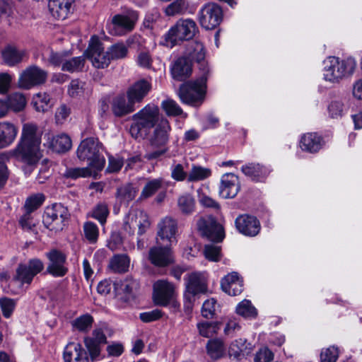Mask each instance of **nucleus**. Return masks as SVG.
Here are the masks:
<instances>
[{"label":"nucleus","mask_w":362,"mask_h":362,"mask_svg":"<svg viewBox=\"0 0 362 362\" xmlns=\"http://www.w3.org/2000/svg\"><path fill=\"white\" fill-rule=\"evenodd\" d=\"M43 262L38 258H31L27 262L18 265L13 281L23 287H28L33 281L34 277L44 269Z\"/></svg>","instance_id":"nucleus-8"},{"label":"nucleus","mask_w":362,"mask_h":362,"mask_svg":"<svg viewBox=\"0 0 362 362\" xmlns=\"http://www.w3.org/2000/svg\"><path fill=\"white\" fill-rule=\"evenodd\" d=\"M0 307L4 317L9 318L16 308V301L11 298H0Z\"/></svg>","instance_id":"nucleus-58"},{"label":"nucleus","mask_w":362,"mask_h":362,"mask_svg":"<svg viewBox=\"0 0 362 362\" xmlns=\"http://www.w3.org/2000/svg\"><path fill=\"white\" fill-rule=\"evenodd\" d=\"M84 65V58L83 57H73L71 59H65L62 64V70L69 72H75L81 71Z\"/></svg>","instance_id":"nucleus-51"},{"label":"nucleus","mask_w":362,"mask_h":362,"mask_svg":"<svg viewBox=\"0 0 362 362\" xmlns=\"http://www.w3.org/2000/svg\"><path fill=\"white\" fill-rule=\"evenodd\" d=\"M236 313L245 318H255L257 315V309L249 300H243L236 306Z\"/></svg>","instance_id":"nucleus-43"},{"label":"nucleus","mask_w":362,"mask_h":362,"mask_svg":"<svg viewBox=\"0 0 362 362\" xmlns=\"http://www.w3.org/2000/svg\"><path fill=\"white\" fill-rule=\"evenodd\" d=\"M93 317L89 314H85L76 318L71 322L72 327L79 332H86L92 327Z\"/></svg>","instance_id":"nucleus-46"},{"label":"nucleus","mask_w":362,"mask_h":362,"mask_svg":"<svg viewBox=\"0 0 362 362\" xmlns=\"http://www.w3.org/2000/svg\"><path fill=\"white\" fill-rule=\"evenodd\" d=\"M45 145L54 152L65 153L71 149L72 141L68 134L61 133L54 136L48 135Z\"/></svg>","instance_id":"nucleus-27"},{"label":"nucleus","mask_w":362,"mask_h":362,"mask_svg":"<svg viewBox=\"0 0 362 362\" xmlns=\"http://www.w3.org/2000/svg\"><path fill=\"white\" fill-rule=\"evenodd\" d=\"M187 10V4L185 0H177L169 4L165 9L167 16H173L183 14Z\"/></svg>","instance_id":"nucleus-54"},{"label":"nucleus","mask_w":362,"mask_h":362,"mask_svg":"<svg viewBox=\"0 0 362 362\" xmlns=\"http://www.w3.org/2000/svg\"><path fill=\"white\" fill-rule=\"evenodd\" d=\"M177 231V221L171 217H165L158 224V243H159V240H160L163 243L171 245L175 241Z\"/></svg>","instance_id":"nucleus-18"},{"label":"nucleus","mask_w":362,"mask_h":362,"mask_svg":"<svg viewBox=\"0 0 362 362\" xmlns=\"http://www.w3.org/2000/svg\"><path fill=\"white\" fill-rule=\"evenodd\" d=\"M322 146V139L316 133L304 134L300 139V146L303 151L310 153L317 152Z\"/></svg>","instance_id":"nucleus-34"},{"label":"nucleus","mask_w":362,"mask_h":362,"mask_svg":"<svg viewBox=\"0 0 362 362\" xmlns=\"http://www.w3.org/2000/svg\"><path fill=\"white\" fill-rule=\"evenodd\" d=\"M216 308V300L214 298H210L205 300L202 308V315L205 318H212L215 314Z\"/></svg>","instance_id":"nucleus-60"},{"label":"nucleus","mask_w":362,"mask_h":362,"mask_svg":"<svg viewBox=\"0 0 362 362\" xmlns=\"http://www.w3.org/2000/svg\"><path fill=\"white\" fill-rule=\"evenodd\" d=\"M107 342L106 335L101 328L93 329L90 336L84 337L83 343L91 362H95L100 359L102 347Z\"/></svg>","instance_id":"nucleus-13"},{"label":"nucleus","mask_w":362,"mask_h":362,"mask_svg":"<svg viewBox=\"0 0 362 362\" xmlns=\"http://www.w3.org/2000/svg\"><path fill=\"white\" fill-rule=\"evenodd\" d=\"M221 288L223 291L230 296H237L243 290V280L237 272H231L226 275L221 280Z\"/></svg>","instance_id":"nucleus-29"},{"label":"nucleus","mask_w":362,"mask_h":362,"mask_svg":"<svg viewBox=\"0 0 362 362\" xmlns=\"http://www.w3.org/2000/svg\"><path fill=\"white\" fill-rule=\"evenodd\" d=\"M107 49L111 60L124 59L128 54V47L122 42L111 45Z\"/></svg>","instance_id":"nucleus-49"},{"label":"nucleus","mask_w":362,"mask_h":362,"mask_svg":"<svg viewBox=\"0 0 362 362\" xmlns=\"http://www.w3.org/2000/svg\"><path fill=\"white\" fill-rule=\"evenodd\" d=\"M138 20V12L127 8L112 18L110 23L107 25V29L112 35L124 36L134 30Z\"/></svg>","instance_id":"nucleus-7"},{"label":"nucleus","mask_w":362,"mask_h":362,"mask_svg":"<svg viewBox=\"0 0 362 362\" xmlns=\"http://www.w3.org/2000/svg\"><path fill=\"white\" fill-rule=\"evenodd\" d=\"M68 209L61 204L47 206L43 215V224L49 230L58 232L63 230L69 218Z\"/></svg>","instance_id":"nucleus-9"},{"label":"nucleus","mask_w":362,"mask_h":362,"mask_svg":"<svg viewBox=\"0 0 362 362\" xmlns=\"http://www.w3.org/2000/svg\"><path fill=\"white\" fill-rule=\"evenodd\" d=\"M151 88V85L147 81L142 79L133 83L127 90V98L134 105L140 103L147 95Z\"/></svg>","instance_id":"nucleus-24"},{"label":"nucleus","mask_w":362,"mask_h":362,"mask_svg":"<svg viewBox=\"0 0 362 362\" xmlns=\"http://www.w3.org/2000/svg\"><path fill=\"white\" fill-rule=\"evenodd\" d=\"M164 186L162 177L148 179L140 194V199H146L153 196Z\"/></svg>","instance_id":"nucleus-37"},{"label":"nucleus","mask_w":362,"mask_h":362,"mask_svg":"<svg viewBox=\"0 0 362 362\" xmlns=\"http://www.w3.org/2000/svg\"><path fill=\"white\" fill-rule=\"evenodd\" d=\"M95 173L88 165L84 168H67L64 173V176L67 178L77 179L79 177H90Z\"/></svg>","instance_id":"nucleus-47"},{"label":"nucleus","mask_w":362,"mask_h":362,"mask_svg":"<svg viewBox=\"0 0 362 362\" xmlns=\"http://www.w3.org/2000/svg\"><path fill=\"white\" fill-rule=\"evenodd\" d=\"M111 108L116 117H123L133 112L135 105L124 95H119L112 99Z\"/></svg>","instance_id":"nucleus-30"},{"label":"nucleus","mask_w":362,"mask_h":362,"mask_svg":"<svg viewBox=\"0 0 362 362\" xmlns=\"http://www.w3.org/2000/svg\"><path fill=\"white\" fill-rule=\"evenodd\" d=\"M179 209L185 214H192L195 209V200L192 195L185 194L180 196L177 200Z\"/></svg>","instance_id":"nucleus-44"},{"label":"nucleus","mask_w":362,"mask_h":362,"mask_svg":"<svg viewBox=\"0 0 362 362\" xmlns=\"http://www.w3.org/2000/svg\"><path fill=\"white\" fill-rule=\"evenodd\" d=\"M49 263L47 267L48 273L54 276H64L68 269L64 266L66 260V255L57 250H52L47 253Z\"/></svg>","instance_id":"nucleus-19"},{"label":"nucleus","mask_w":362,"mask_h":362,"mask_svg":"<svg viewBox=\"0 0 362 362\" xmlns=\"http://www.w3.org/2000/svg\"><path fill=\"white\" fill-rule=\"evenodd\" d=\"M238 230L244 235L254 237L260 230L261 226L257 218L252 216L241 215L235 219Z\"/></svg>","instance_id":"nucleus-22"},{"label":"nucleus","mask_w":362,"mask_h":362,"mask_svg":"<svg viewBox=\"0 0 362 362\" xmlns=\"http://www.w3.org/2000/svg\"><path fill=\"white\" fill-rule=\"evenodd\" d=\"M33 105L38 112H45L52 105L50 96L46 93H39L33 98Z\"/></svg>","instance_id":"nucleus-45"},{"label":"nucleus","mask_w":362,"mask_h":362,"mask_svg":"<svg viewBox=\"0 0 362 362\" xmlns=\"http://www.w3.org/2000/svg\"><path fill=\"white\" fill-rule=\"evenodd\" d=\"M45 201V196L37 193L28 197L25 202L24 208L28 212H33L40 207Z\"/></svg>","instance_id":"nucleus-52"},{"label":"nucleus","mask_w":362,"mask_h":362,"mask_svg":"<svg viewBox=\"0 0 362 362\" xmlns=\"http://www.w3.org/2000/svg\"><path fill=\"white\" fill-rule=\"evenodd\" d=\"M153 298L156 305L167 306L174 298L175 286L166 280H158L153 284Z\"/></svg>","instance_id":"nucleus-16"},{"label":"nucleus","mask_w":362,"mask_h":362,"mask_svg":"<svg viewBox=\"0 0 362 362\" xmlns=\"http://www.w3.org/2000/svg\"><path fill=\"white\" fill-rule=\"evenodd\" d=\"M41 134L38 127L33 123H25L23 125L20 139L12 150L13 156L19 161L33 167L42 157L40 149Z\"/></svg>","instance_id":"nucleus-1"},{"label":"nucleus","mask_w":362,"mask_h":362,"mask_svg":"<svg viewBox=\"0 0 362 362\" xmlns=\"http://www.w3.org/2000/svg\"><path fill=\"white\" fill-rule=\"evenodd\" d=\"M327 111L330 117L337 119L343 116L344 105L341 100H334L328 105Z\"/></svg>","instance_id":"nucleus-56"},{"label":"nucleus","mask_w":362,"mask_h":362,"mask_svg":"<svg viewBox=\"0 0 362 362\" xmlns=\"http://www.w3.org/2000/svg\"><path fill=\"white\" fill-rule=\"evenodd\" d=\"M209 70L194 81H189L180 87L178 95L180 100L187 105L197 107L202 104L206 93V81Z\"/></svg>","instance_id":"nucleus-4"},{"label":"nucleus","mask_w":362,"mask_h":362,"mask_svg":"<svg viewBox=\"0 0 362 362\" xmlns=\"http://www.w3.org/2000/svg\"><path fill=\"white\" fill-rule=\"evenodd\" d=\"M162 317V312L158 309H155L149 312H145L140 314L139 317L144 322H150L157 320Z\"/></svg>","instance_id":"nucleus-62"},{"label":"nucleus","mask_w":362,"mask_h":362,"mask_svg":"<svg viewBox=\"0 0 362 362\" xmlns=\"http://www.w3.org/2000/svg\"><path fill=\"white\" fill-rule=\"evenodd\" d=\"M323 65L324 79L332 83H338L354 74L356 63L352 57L341 59L336 57H328L324 60Z\"/></svg>","instance_id":"nucleus-3"},{"label":"nucleus","mask_w":362,"mask_h":362,"mask_svg":"<svg viewBox=\"0 0 362 362\" xmlns=\"http://www.w3.org/2000/svg\"><path fill=\"white\" fill-rule=\"evenodd\" d=\"M339 357L338 348L332 346L322 351L320 362H336Z\"/></svg>","instance_id":"nucleus-57"},{"label":"nucleus","mask_w":362,"mask_h":362,"mask_svg":"<svg viewBox=\"0 0 362 362\" xmlns=\"http://www.w3.org/2000/svg\"><path fill=\"white\" fill-rule=\"evenodd\" d=\"M238 177L233 173L222 175L219 185V195L224 199L234 198L240 190Z\"/></svg>","instance_id":"nucleus-20"},{"label":"nucleus","mask_w":362,"mask_h":362,"mask_svg":"<svg viewBox=\"0 0 362 362\" xmlns=\"http://www.w3.org/2000/svg\"><path fill=\"white\" fill-rule=\"evenodd\" d=\"M170 130L169 122L165 119H161L151 136V144L155 147L165 146L168 142Z\"/></svg>","instance_id":"nucleus-26"},{"label":"nucleus","mask_w":362,"mask_h":362,"mask_svg":"<svg viewBox=\"0 0 362 362\" xmlns=\"http://www.w3.org/2000/svg\"><path fill=\"white\" fill-rule=\"evenodd\" d=\"M222 19V8L216 3L205 4L198 12L199 23L206 30L215 28L221 23Z\"/></svg>","instance_id":"nucleus-10"},{"label":"nucleus","mask_w":362,"mask_h":362,"mask_svg":"<svg viewBox=\"0 0 362 362\" xmlns=\"http://www.w3.org/2000/svg\"><path fill=\"white\" fill-rule=\"evenodd\" d=\"M207 354L213 359L221 358L225 352V347L223 341L216 339L209 340L206 344Z\"/></svg>","instance_id":"nucleus-42"},{"label":"nucleus","mask_w":362,"mask_h":362,"mask_svg":"<svg viewBox=\"0 0 362 362\" xmlns=\"http://www.w3.org/2000/svg\"><path fill=\"white\" fill-rule=\"evenodd\" d=\"M130 259L127 255H116L111 258L109 267L115 273H124L129 269Z\"/></svg>","instance_id":"nucleus-39"},{"label":"nucleus","mask_w":362,"mask_h":362,"mask_svg":"<svg viewBox=\"0 0 362 362\" xmlns=\"http://www.w3.org/2000/svg\"><path fill=\"white\" fill-rule=\"evenodd\" d=\"M196 22L191 18H181L163 35L162 44L173 47L179 40L192 39L198 33Z\"/></svg>","instance_id":"nucleus-6"},{"label":"nucleus","mask_w":362,"mask_h":362,"mask_svg":"<svg viewBox=\"0 0 362 362\" xmlns=\"http://www.w3.org/2000/svg\"><path fill=\"white\" fill-rule=\"evenodd\" d=\"M161 107L165 111L168 116H179L183 115L184 117H187V114L184 113L180 105L172 99H167L163 100L161 103Z\"/></svg>","instance_id":"nucleus-48"},{"label":"nucleus","mask_w":362,"mask_h":362,"mask_svg":"<svg viewBox=\"0 0 362 362\" xmlns=\"http://www.w3.org/2000/svg\"><path fill=\"white\" fill-rule=\"evenodd\" d=\"M102 151L103 145L98 139L90 137L81 142L77 149V156L79 160L87 161L88 165L97 172L101 170L105 164Z\"/></svg>","instance_id":"nucleus-5"},{"label":"nucleus","mask_w":362,"mask_h":362,"mask_svg":"<svg viewBox=\"0 0 362 362\" xmlns=\"http://www.w3.org/2000/svg\"><path fill=\"white\" fill-rule=\"evenodd\" d=\"M159 108L149 103L132 117L129 133L134 139L144 138L159 120Z\"/></svg>","instance_id":"nucleus-2"},{"label":"nucleus","mask_w":362,"mask_h":362,"mask_svg":"<svg viewBox=\"0 0 362 362\" xmlns=\"http://www.w3.org/2000/svg\"><path fill=\"white\" fill-rule=\"evenodd\" d=\"M47 77L46 71L37 66H30L21 74L18 84L21 88L30 89L35 86L44 83Z\"/></svg>","instance_id":"nucleus-14"},{"label":"nucleus","mask_w":362,"mask_h":362,"mask_svg":"<svg viewBox=\"0 0 362 362\" xmlns=\"http://www.w3.org/2000/svg\"><path fill=\"white\" fill-rule=\"evenodd\" d=\"M18 134V128L8 122H0V149L7 148L15 141Z\"/></svg>","instance_id":"nucleus-32"},{"label":"nucleus","mask_w":362,"mask_h":362,"mask_svg":"<svg viewBox=\"0 0 362 362\" xmlns=\"http://www.w3.org/2000/svg\"><path fill=\"white\" fill-rule=\"evenodd\" d=\"M74 0H49L48 7L52 16L58 20H64L70 13Z\"/></svg>","instance_id":"nucleus-31"},{"label":"nucleus","mask_w":362,"mask_h":362,"mask_svg":"<svg viewBox=\"0 0 362 362\" xmlns=\"http://www.w3.org/2000/svg\"><path fill=\"white\" fill-rule=\"evenodd\" d=\"M197 228L202 236L213 242H221L225 237L223 226L211 216L200 217Z\"/></svg>","instance_id":"nucleus-11"},{"label":"nucleus","mask_w":362,"mask_h":362,"mask_svg":"<svg viewBox=\"0 0 362 362\" xmlns=\"http://www.w3.org/2000/svg\"><path fill=\"white\" fill-rule=\"evenodd\" d=\"M4 62L8 66H14L27 57L25 50L18 49L13 46H8L2 51Z\"/></svg>","instance_id":"nucleus-35"},{"label":"nucleus","mask_w":362,"mask_h":362,"mask_svg":"<svg viewBox=\"0 0 362 362\" xmlns=\"http://www.w3.org/2000/svg\"><path fill=\"white\" fill-rule=\"evenodd\" d=\"M32 212H28L25 211V213L21 217L19 220V223L21 226L25 230H31L33 227L35 226V223L33 220V217L31 215Z\"/></svg>","instance_id":"nucleus-63"},{"label":"nucleus","mask_w":362,"mask_h":362,"mask_svg":"<svg viewBox=\"0 0 362 362\" xmlns=\"http://www.w3.org/2000/svg\"><path fill=\"white\" fill-rule=\"evenodd\" d=\"M205 49L203 44L200 42L195 41L191 43L187 54L185 55L190 60L195 61L202 65L205 58Z\"/></svg>","instance_id":"nucleus-40"},{"label":"nucleus","mask_w":362,"mask_h":362,"mask_svg":"<svg viewBox=\"0 0 362 362\" xmlns=\"http://www.w3.org/2000/svg\"><path fill=\"white\" fill-rule=\"evenodd\" d=\"M241 171L255 182H263L269 175L271 169L260 163H250L243 165Z\"/></svg>","instance_id":"nucleus-25"},{"label":"nucleus","mask_w":362,"mask_h":362,"mask_svg":"<svg viewBox=\"0 0 362 362\" xmlns=\"http://www.w3.org/2000/svg\"><path fill=\"white\" fill-rule=\"evenodd\" d=\"M204 254L209 261L218 262L221 257V247L213 244L205 245Z\"/></svg>","instance_id":"nucleus-59"},{"label":"nucleus","mask_w":362,"mask_h":362,"mask_svg":"<svg viewBox=\"0 0 362 362\" xmlns=\"http://www.w3.org/2000/svg\"><path fill=\"white\" fill-rule=\"evenodd\" d=\"M192 63L186 56L179 57L173 64L171 68V74L174 79L183 81L188 78L192 74Z\"/></svg>","instance_id":"nucleus-28"},{"label":"nucleus","mask_w":362,"mask_h":362,"mask_svg":"<svg viewBox=\"0 0 362 362\" xmlns=\"http://www.w3.org/2000/svg\"><path fill=\"white\" fill-rule=\"evenodd\" d=\"M211 175V169L194 164L188 173V182H194L204 180L210 177Z\"/></svg>","instance_id":"nucleus-41"},{"label":"nucleus","mask_w":362,"mask_h":362,"mask_svg":"<svg viewBox=\"0 0 362 362\" xmlns=\"http://www.w3.org/2000/svg\"><path fill=\"white\" fill-rule=\"evenodd\" d=\"M218 323L203 322L197 324L199 334L204 337H211L217 332Z\"/></svg>","instance_id":"nucleus-55"},{"label":"nucleus","mask_w":362,"mask_h":362,"mask_svg":"<svg viewBox=\"0 0 362 362\" xmlns=\"http://www.w3.org/2000/svg\"><path fill=\"white\" fill-rule=\"evenodd\" d=\"M109 215L108 206L105 203L98 204L93 209L91 216L104 225Z\"/></svg>","instance_id":"nucleus-53"},{"label":"nucleus","mask_w":362,"mask_h":362,"mask_svg":"<svg viewBox=\"0 0 362 362\" xmlns=\"http://www.w3.org/2000/svg\"><path fill=\"white\" fill-rule=\"evenodd\" d=\"M138 191L134 184L126 183L117 188L116 198L121 203L128 204L135 198Z\"/></svg>","instance_id":"nucleus-36"},{"label":"nucleus","mask_w":362,"mask_h":362,"mask_svg":"<svg viewBox=\"0 0 362 362\" xmlns=\"http://www.w3.org/2000/svg\"><path fill=\"white\" fill-rule=\"evenodd\" d=\"M4 101L6 102L8 112L9 110L16 112L22 111L27 103L24 94L18 92L10 94Z\"/></svg>","instance_id":"nucleus-38"},{"label":"nucleus","mask_w":362,"mask_h":362,"mask_svg":"<svg viewBox=\"0 0 362 362\" xmlns=\"http://www.w3.org/2000/svg\"><path fill=\"white\" fill-rule=\"evenodd\" d=\"M171 177L178 182L184 181L185 179L188 180V173L185 171L182 164H173L171 168Z\"/></svg>","instance_id":"nucleus-61"},{"label":"nucleus","mask_w":362,"mask_h":362,"mask_svg":"<svg viewBox=\"0 0 362 362\" xmlns=\"http://www.w3.org/2000/svg\"><path fill=\"white\" fill-rule=\"evenodd\" d=\"M64 362H91L87 349L77 342H70L63 352Z\"/></svg>","instance_id":"nucleus-21"},{"label":"nucleus","mask_w":362,"mask_h":362,"mask_svg":"<svg viewBox=\"0 0 362 362\" xmlns=\"http://www.w3.org/2000/svg\"><path fill=\"white\" fill-rule=\"evenodd\" d=\"M86 54L93 65L98 69H104L108 66L111 62L108 50L104 52L103 44L96 37L91 38V42L87 49Z\"/></svg>","instance_id":"nucleus-15"},{"label":"nucleus","mask_w":362,"mask_h":362,"mask_svg":"<svg viewBox=\"0 0 362 362\" xmlns=\"http://www.w3.org/2000/svg\"><path fill=\"white\" fill-rule=\"evenodd\" d=\"M83 229L84 236L90 243L93 244L98 241L99 229L95 223L87 221L83 224Z\"/></svg>","instance_id":"nucleus-50"},{"label":"nucleus","mask_w":362,"mask_h":362,"mask_svg":"<svg viewBox=\"0 0 362 362\" xmlns=\"http://www.w3.org/2000/svg\"><path fill=\"white\" fill-rule=\"evenodd\" d=\"M252 351V344L245 339L233 341L229 346L228 354L237 360L247 356Z\"/></svg>","instance_id":"nucleus-33"},{"label":"nucleus","mask_w":362,"mask_h":362,"mask_svg":"<svg viewBox=\"0 0 362 362\" xmlns=\"http://www.w3.org/2000/svg\"><path fill=\"white\" fill-rule=\"evenodd\" d=\"M149 226L147 214L142 211H134L127 216L124 228L129 233H133L135 228L138 227V234L141 235L145 233Z\"/></svg>","instance_id":"nucleus-17"},{"label":"nucleus","mask_w":362,"mask_h":362,"mask_svg":"<svg viewBox=\"0 0 362 362\" xmlns=\"http://www.w3.org/2000/svg\"><path fill=\"white\" fill-rule=\"evenodd\" d=\"M185 298L192 303L195 297L207 291L206 279L204 273L192 272L185 277Z\"/></svg>","instance_id":"nucleus-12"},{"label":"nucleus","mask_w":362,"mask_h":362,"mask_svg":"<svg viewBox=\"0 0 362 362\" xmlns=\"http://www.w3.org/2000/svg\"><path fill=\"white\" fill-rule=\"evenodd\" d=\"M164 247L155 246L150 249L148 258L151 262L157 267H165L173 262L169 245Z\"/></svg>","instance_id":"nucleus-23"},{"label":"nucleus","mask_w":362,"mask_h":362,"mask_svg":"<svg viewBox=\"0 0 362 362\" xmlns=\"http://www.w3.org/2000/svg\"><path fill=\"white\" fill-rule=\"evenodd\" d=\"M274 354L268 348H262L256 354L255 362H269L273 359Z\"/></svg>","instance_id":"nucleus-64"}]
</instances>
